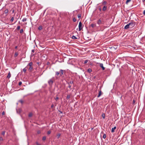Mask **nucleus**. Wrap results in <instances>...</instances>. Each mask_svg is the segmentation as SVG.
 <instances>
[{
  "instance_id": "1",
  "label": "nucleus",
  "mask_w": 145,
  "mask_h": 145,
  "mask_svg": "<svg viewBox=\"0 0 145 145\" xmlns=\"http://www.w3.org/2000/svg\"><path fill=\"white\" fill-rule=\"evenodd\" d=\"M54 77H53L48 80V82L50 86H51L53 84L54 82Z\"/></svg>"
},
{
  "instance_id": "2",
  "label": "nucleus",
  "mask_w": 145,
  "mask_h": 145,
  "mask_svg": "<svg viewBox=\"0 0 145 145\" xmlns=\"http://www.w3.org/2000/svg\"><path fill=\"white\" fill-rule=\"evenodd\" d=\"M82 24L81 22H80L78 25V30L79 31H80L82 29Z\"/></svg>"
},
{
  "instance_id": "3",
  "label": "nucleus",
  "mask_w": 145,
  "mask_h": 145,
  "mask_svg": "<svg viewBox=\"0 0 145 145\" xmlns=\"http://www.w3.org/2000/svg\"><path fill=\"white\" fill-rule=\"evenodd\" d=\"M103 21V18H100L97 22V23L99 24L100 25L102 24V22Z\"/></svg>"
},
{
  "instance_id": "4",
  "label": "nucleus",
  "mask_w": 145,
  "mask_h": 145,
  "mask_svg": "<svg viewBox=\"0 0 145 145\" xmlns=\"http://www.w3.org/2000/svg\"><path fill=\"white\" fill-rule=\"evenodd\" d=\"M129 25L130 27L132 28L134 26L135 23L134 22H131L129 23Z\"/></svg>"
},
{
  "instance_id": "5",
  "label": "nucleus",
  "mask_w": 145,
  "mask_h": 145,
  "mask_svg": "<svg viewBox=\"0 0 145 145\" xmlns=\"http://www.w3.org/2000/svg\"><path fill=\"white\" fill-rule=\"evenodd\" d=\"M129 27H130V26L129 23L128 24L125 26L124 27V29H127Z\"/></svg>"
},
{
  "instance_id": "6",
  "label": "nucleus",
  "mask_w": 145,
  "mask_h": 145,
  "mask_svg": "<svg viewBox=\"0 0 145 145\" xmlns=\"http://www.w3.org/2000/svg\"><path fill=\"white\" fill-rule=\"evenodd\" d=\"M100 67L102 68L103 70H105V68L103 67V63H100Z\"/></svg>"
},
{
  "instance_id": "7",
  "label": "nucleus",
  "mask_w": 145,
  "mask_h": 145,
  "mask_svg": "<svg viewBox=\"0 0 145 145\" xmlns=\"http://www.w3.org/2000/svg\"><path fill=\"white\" fill-rule=\"evenodd\" d=\"M116 127L115 126L114 127L112 128V129L111 132L113 133L114 132V130H115L116 129Z\"/></svg>"
},
{
  "instance_id": "8",
  "label": "nucleus",
  "mask_w": 145,
  "mask_h": 145,
  "mask_svg": "<svg viewBox=\"0 0 145 145\" xmlns=\"http://www.w3.org/2000/svg\"><path fill=\"white\" fill-rule=\"evenodd\" d=\"M91 26L92 27L94 28L96 26V25L95 24H92L91 25Z\"/></svg>"
},
{
  "instance_id": "9",
  "label": "nucleus",
  "mask_w": 145,
  "mask_h": 145,
  "mask_svg": "<svg viewBox=\"0 0 145 145\" xmlns=\"http://www.w3.org/2000/svg\"><path fill=\"white\" fill-rule=\"evenodd\" d=\"M101 92H102L101 90L99 91V94L98 95H97V97H99L101 95Z\"/></svg>"
},
{
  "instance_id": "10",
  "label": "nucleus",
  "mask_w": 145,
  "mask_h": 145,
  "mask_svg": "<svg viewBox=\"0 0 145 145\" xmlns=\"http://www.w3.org/2000/svg\"><path fill=\"white\" fill-rule=\"evenodd\" d=\"M33 65V63L32 62H30L27 65V67L29 66V67L32 66Z\"/></svg>"
},
{
  "instance_id": "11",
  "label": "nucleus",
  "mask_w": 145,
  "mask_h": 145,
  "mask_svg": "<svg viewBox=\"0 0 145 145\" xmlns=\"http://www.w3.org/2000/svg\"><path fill=\"white\" fill-rule=\"evenodd\" d=\"M11 77V74L10 72H9L7 76V78L9 79Z\"/></svg>"
},
{
  "instance_id": "12",
  "label": "nucleus",
  "mask_w": 145,
  "mask_h": 145,
  "mask_svg": "<svg viewBox=\"0 0 145 145\" xmlns=\"http://www.w3.org/2000/svg\"><path fill=\"white\" fill-rule=\"evenodd\" d=\"M33 69V67L32 66L29 67V69L28 70L30 71V72H31L32 71V70Z\"/></svg>"
},
{
  "instance_id": "13",
  "label": "nucleus",
  "mask_w": 145,
  "mask_h": 145,
  "mask_svg": "<svg viewBox=\"0 0 145 145\" xmlns=\"http://www.w3.org/2000/svg\"><path fill=\"white\" fill-rule=\"evenodd\" d=\"M106 8H107L106 6H104L103 8V10L104 11H105L106 10Z\"/></svg>"
},
{
  "instance_id": "14",
  "label": "nucleus",
  "mask_w": 145,
  "mask_h": 145,
  "mask_svg": "<svg viewBox=\"0 0 145 145\" xmlns=\"http://www.w3.org/2000/svg\"><path fill=\"white\" fill-rule=\"evenodd\" d=\"M61 74H60V75L62 76L63 75V70L61 69L60 70Z\"/></svg>"
},
{
  "instance_id": "15",
  "label": "nucleus",
  "mask_w": 145,
  "mask_h": 145,
  "mask_svg": "<svg viewBox=\"0 0 145 145\" xmlns=\"http://www.w3.org/2000/svg\"><path fill=\"white\" fill-rule=\"evenodd\" d=\"M18 102L22 104H23L24 103V101L22 99L19 100Z\"/></svg>"
},
{
  "instance_id": "16",
  "label": "nucleus",
  "mask_w": 145,
  "mask_h": 145,
  "mask_svg": "<svg viewBox=\"0 0 145 145\" xmlns=\"http://www.w3.org/2000/svg\"><path fill=\"white\" fill-rule=\"evenodd\" d=\"M27 68V66H26V67H25L23 69V71H24V73H25L26 72V70H27V69L26 68Z\"/></svg>"
},
{
  "instance_id": "17",
  "label": "nucleus",
  "mask_w": 145,
  "mask_h": 145,
  "mask_svg": "<svg viewBox=\"0 0 145 145\" xmlns=\"http://www.w3.org/2000/svg\"><path fill=\"white\" fill-rule=\"evenodd\" d=\"M27 20V18H24L22 20V21L23 22H24L25 21H26Z\"/></svg>"
},
{
  "instance_id": "18",
  "label": "nucleus",
  "mask_w": 145,
  "mask_h": 145,
  "mask_svg": "<svg viewBox=\"0 0 145 145\" xmlns=\"http://www.w3.org/2000/svg\"><path fill=\"white\" fill-rule=\"evenodd\" d=\"M4 12L5 14H7L8 12V9H6L4 11Z\"/></svg>"
},
{
  "instance_id": "19",
  "label": "nucleus",
  "mask_w": 145,
  "mask_h": 145,
  "mask_svg": "<svg viewBox=\"0 0 145 145\" xmlns=\"http://www.w3.org/2000/svg\"><path fill=\"white\" fill-rule=\"evenodd\" d=\"M73 83V81L71 80L69 82H68V84L69 85L70 84H72Z\"/></svg>"
},
{
  "instance_id": "20",
  "label": "nucleus",
  "mask_w": 145,
  "mask_h": 145,
  "mask_svg": "<svg viewBox=\"0 0 145 145\" xmlns=\"http://www.w3.org/2000/svg\"><path fill=\"white\" fill-rule=\"evenodd\" d=\"M70 97V95H68L66 97V99H69Z\"/></svg>"
},
{
  "instance_id": "21",
  "label": "nucleus",
  "mask_w": 145,
  "mask_h": 145,
  "mask_svg": "<svg viewBox=\"0 0 145 145\" xmlns=\"http://www.w3.org/2000/svg\"><path fill=\"white\" fill-rule=\"evenodd\" d=\"M88 71L89 72H92V70L90 68H89L88 69Z\"/></svg>"
},
{
  "instance_id": "22",
  "label": "nucleus",
  "mask_w": 145,
  "mask_h": 145,
  "mask_svg": "<svg viewBox=\"0 0 145 145\" xmlns=\"http://www.w3.org/2000/svg\"><path fill=\"white\" fill-rule=\"evenodd\" d=\"M42 26L41 25H40L38 29L39 30H41L42 29Z\"/></svg>"
},
{
  "instance_id": "23",
  "label": "nucleus",
  "mask_w": 145,
  "mask_h": 145,
  "mask_svg": "<svg viewBox=\"0 0 145 145\" xmlns=\"http://www.w3.org/2000/svg\"><path fill=\"white\" fill-rule=\"evenodd\" d=\"M3 137H0V142L3 141Z\"/></svg>"
},
{
  "instance_id": "24",
  "label": "nucleus",
  "mask_w": 145,
  "mask_h": 145,
  "mask_svg": "<svg viewBox=\"0 0 145 145\" xmlns=\"http://www.w3.org/2000/svg\"><path fill=\"white\" fill-rule=\"evenodd\" d=\"M81 15L80 14H78V18H81Z\"/></svg>"
},
{
  "instance_id": "25",
  "label": "nucleus",
  "mask_w": 145,
  "mask_h": 145,
  "mask_svg": "<svg viewBox=\"0 0 145 145\" xmlns=\"http://www.w3.org/2000/svg\"><path fill=\"white\" fill-rule=\"evenodd\" d=\"M18 55V52H16L15 53V54H14V56L15 57H17Z\"/></svg>"
},
{
  "instance_id": "26",
  "label": "nucleus",
  "mask_w": 145,
  "mask_h": 145,
  "mask_svg": "<svg viewBox=\"0 0 145 145\" xmlns=\"http://www.w3.org/2000/svg\"><path fill=\"white\" fill-rule=\"evenodd\" d=\"M61 134L60 133H58L57 134V138H59Z\"/></svg>"
},
{
  "instance_id": "27",
  "label": "nucleus",
  "mask_w": 145,
  "mask_h": 145,
  "mask_svg": "<svg viewBox=\"0 0 145 145\" xmlns=\"http://www.w3.org/2000/svg\"><path fill=\"white\" fill-rule=\"evenodd\" d=\"M102 116L103 118H105V114L103 113L102 114Z\"/></svg>"
},
{
  "instance_id": "28",
  "label": "nucleus",
  "mask_w": 145,
  "mask_h": 145,
  "mask_svg": "<svg viewBox=\"0 0 145 145\" xmlns=\"http://www.w3.org/2000/svg\"><path fill=\"white\" fill-rule=\"evenodd\" d=\"M72 38L73 39H77V38L76 37H75V36H72Z\"/></svg>"
},
{
  "instance_id": "29",
  "label": "nucleus",
  "mask_w": 145,
  "mask_h": 145,
  "mask_svg": "<svg viewBox=\"0 0 145 145\" xmlns=\"http://www.w3.org/2000/svg\"><path fill=\"white\" fill-rule=\"evenodd\" d=\"M5 131H3L1 133V134L2 135L4 136L5 135Z\"/></svg>"
},
{
  "instance_id": "30",
  "label": "nucleus",
  "mask_w": 145,
  "mask_h": 145,
  "mask_svg": "<svg viewBox=\"0 0 145 145\" xmlns=\"http://www.w3.org/2000/svg\"><path fill=\"white\" fill-rule=\"evenodd\" d=\"M131 1V0H127L126 2V4H127L128 3L130 2Z\"/></svg>"
},
{
  "instance_id": "31",
  "label": "nucleus",
  "mask_w": 145,
  "mask_h": 145,
  "mask_svg": "<svg viewBox=\"0 0 145 145\" xmlns=\"http://www.w3.org/2000/svg\"><path fill=\"white\" fill-rule=\"evenodd\" d=\"M32 116V114L31 113H30L29 114V117H31Z\"/></svg>"
},
{
  "instance_id": "32",
  "label": "nucleus",
  "mask_w": 145,
  "mask_h": 145,
  "mask_svg": "<svg viewBox=\"0 0 145 145\" xmlns=\"http://www.w3.org/2000/svg\"><path fill=\"white\" fill-rule=\"evenodd\" d=\"M14 17H12L11 20H10V21H11L12 22H13L14 20Z\"/></svg>"
},
{
  "instance_id": "33",
  "label": "nucleus",
  "mask_w": 145,
  "mask_h": 145,
  "mask_svg": "<svg viewBox=\"0 0 145 145\" xmlns=\"http://www.w3.org/2000/svg\"><path fill=\"white\" fill-rule=\"evenodd\" d=\"M59 74V73L57 71L56 72V74L57 76H58Z\"/></svg>"
},
{
  "instance_id": "34",
  "label": "nucleus",
  "mask_w": 145,
  "mask_h": 145,
  "mask_svg": "<svg viewBox=\"0 0 145 145\" xmlns=\"http://www.w3.org/2000/svg\"><path fill=\"white\" fill-rule=\"evenodd\" d=\"M73 21L74 22H75L76 21V19L75 18H73Z\"/></svg>"
},
{
  "instance_id": "35",
  "label": "nucleus",
  "mask_w": 145,
  "mask_h": 145,
  "mask_svg": "<svg viewBox=\"0 0 145 145\" xmlns=\"http://www.w3.org/2000/svg\"><path fill=\"white\" fill-rule=\"evenodd\" d=\"M46 139V137L45 136H44L42 138V140H44Z\"/></svg>"
},
{
  "instance_id": "36",
  "label": "nucleus",
  "mask_w": 145,
  "mask_h": 145,
  "mask_svg": "<svg viewBox=\"0 0 145 145\" xmlns=\"http://www.w3.org/2000/svg\"><path fill=\"white\" fill-rule=\"evenodd\" d=\"M135 103H136L135 101V100L133 99V105L135 104Z\"/></svg>"
},
{
  "instance_id": "37",
  "label": "nucleus",
  "mask_w": 145,
  "mask_h": 145,
  "mask_svg": "<svg viewBox=\"0 0 145 145\" xmlns=\"http://www.w3.org/2000/svg\"><path fill=\"white\" fill-rule=\"evenodd\" d=\"M51 133V131H48V132H47V134L48 135H49L50 134V133Z\"/></svg>"
},
{
  "instance_id": "38",
  "label": "nucleus",
  "mask_w": 145,
  "mask_h": 145,
  "mask_svg": "<svg viewBox=\"0 0 145 145\" xmlns=\"http://www.w3.org/2000/svg\"><path fill=\"white\" fill-rule=\"evenodd\" d=\"M103 137L104 139H105L106 138V136L105 134H104L103 136Z\"/></svg>"
},
{
  "instance_id": "39",
  "label": "nucleus",
  "mask_w": 145,
  "mask_h": 145,
  "mask_svg": "<svg viewBox=\"0 0 145 145\" xmlns=\"http://www.w3.org/2000/svg\"><path fill=\"white\" fill-rule=\"evenodd\" d=\"M88 62V60H86L84 61V63L86 64Z\"/></svg>"
},
{
  "instance_id": "40",
  "label": "nucleus",
  "mask_w": 145,
  "mask_h": 145,
  "mask_svg": "<svg viewBox=\"0 0 145 145\" xmlns=\"http://www.w3.org/2000/svg\"><path fill=\"white\" fill-rule=\"evenodd\" d=\"M20 28V26H18L17 27V30H19Z\"/></svg>"
},
{
  "instance_id": "41",
  "label": "nucleus",
  "mask_w": 145,
  "mask_h": 145,
  "mask_svg": "<svg viewBox=\"0 0 145 145\" xmlns=\"http://www.w3.org/2000/svg\"><path fill=\"white\" fill-rule=\"evenodd\" d=\"M23 29H21L20 30V33H22L23 32Z\"/></svg>"
},
{
  "instance_id": "42",
  "label": "nucleus",
  "mask_w": 145,
  "mask_h": 145,
  "mask_svg": "<svg viewBox=\"0 0 145 145\" xmlns=\"http://www.w3.org/2000/svg\"><path fill=\"white\" fill-rule=\"evenodd\" d=\"M106 3V1H104L103 2V5H105Z\"/></svg>"
},
{
  "instance_id": "43",
  "label": "nucleus",
  "mask_w": 145,
  "mask_h": 145,
  "mask_svg": "<svg viewBox=\"0 0 145 145\" xmlns=\"http://www.w3.org/2000/svg\"><path fill=\"white\" fill-rule=\"evenodd\" d=\"M22 84V82H20L19 83V85L20 86Z\"/></svg>"
},
{
  "instance_id": "44",
  "label": "nucleus",
  "mask_w": 145,
  "mask_h": 145,
  "mask_svg": "<svg viewBox=\"0 0 145 145\" xmlns=\"http://www.w3.org/2000/svg\"><path fill=\"white\" fill-rule=\"evenodd\" d=\"M5 112L4 111H3L2 112V115H4L5 114Z\"/></svg>"
},
{
  "instance_id": "45",
  "label": "nucleus",
  "mask_w": 145,
  "mask_h": 145,
  "mask_svg": "<svg viewBox=\"0 0 145 145\" xmlns=\"http://www.w3.org/2000/svg\"><path fill=\"white\" fill-rule=\"evenodd\" d=\"M54 104H52L51 105V108H52L54 107Z\"/></svg>"
},
{
  "instance_id": "46",
  "label": "nucleus",
  "mask_w": 145,
  "mask_h": 145,
  "mask_svg": "<svg viewBox=\"0 0 145 145\" xmlns=\"http://www.w3.org/2000/svg\"><path fill=\"white\" fill-rule=\"evenodd\" d=\"M143 14L144 15H145V10H144L143 12Z\"/></svg>"
},
{
  "instance_id": "47",
  "label": "nucleus",
  "mask_w": 145,
  "mask_h": 145,
  "mask_svg": "<svg viewBox=\"0 0 145 145\" xmlns=\"http://www.w3.org/2000/svg\"><path fill=\"white\" fill-rule=\"evenodd\" d=\"M59 99V98L58 97H57L55 99L56 100H57Z\"/></svg>"
},
{
  "instance_id": "48",
  "label": "nucleus",
  "mask_w": 145,
  "mask_h": 145,
  "mask_svg": "<svg viewBox=\"0 0 145 145\" xmlns=\"http://www.w3.org/2000/svg\"><path fill=\"white\" fill-rule=\"evenodd\" d=\"M71 85H69L68 86V88H71Z\"/></svg>"
},
{
  "instance_id": "49",
  "label": "nucleus",
  "mask_w": 145,
  "mask_h": 145,
  "mask_svg": "<svg viewBox=\"0 0 145 145\" xmlns=\"http://www.w3.org/2000/svg\"><path fill=\"white\" fill-rule=\"evenodd\" d=\"M99 10L100 11H101V8H99Z\"/></svg>"
},
{
  "instance_id": "50",
  "label": "nucleus",
  "mask_w": 145,
  "mask_h": 145,
  "mask_svg": "<svg viewBox=\"0 0 145 145\" xmlns=\"http://www.w3.org/2000/svg\"><path fill=\"white\" fill-rule=\"evenodd\" d=\"M18 48V46H16L15 47V49H17Z\"/></svg>"
},
{
  "instance_id": "51",
  "label": "nucleus",
  "mask_w": 145,
  "mask_h": 145,
  "mask_svg": "<svg viewBox=\"0 0 145 145\" xmlns=\"http://www.w3.org/2000/svg\"><path fill=\"white\" fill-rule=\"evenodd\" d=\"M14 10H12V13H14Z\"/></svg>"
},
{
  "instance_id": "52",
  "label": "nucleus",
  "mask_w": 145,
  "mask_h": 145,
  "mask_svg": "<svg viewBox=\"0 0 145 145\" xmlns=\"http://www.w3.org/2000/svg\"><path fill=\"white\" fill-rule=\"evenodd\" d=\"M32 52H34V50H32Z\"/></svg>"
},
{
  "instance_id": "53",
  "label": "nucleus",
  "mask_w": 145,
  "mask_h": 145,
  "mask_svg": "<svg viewBox=\"0 0 145 145\" xmlns=\"http://www.w3.org/2000/svg\"><path fill=\"white\" fill-rule=\"evenodd\" d=\"M37 145H40V144H38Z\"/></svg>"
},
{
  "instance_id": "54",
  "label": "nucleus",
  "mask_w": 145,
  "mask_h": 145,
  "mask_svg": "<svg viewBox=\"0 0 145 145\" xmlns=\"http://www.w3.org/2000/svg\"><path fill=\"white\" fill-rule=\"evenodd\" d=\"M143 1H145V0H143Z\"/></svg>"
}]
</instances>
